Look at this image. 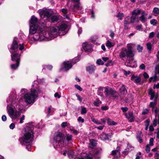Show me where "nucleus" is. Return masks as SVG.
I'll return each instance as SVG.
<instances>
[{
	"label": "nucleus",
	"instance_id": "f257e3e1",
	"mask_svg": "<svg viewBox=\"0 0 159 159\" xmlns=\"http://www.w3.org/2000/svg\"><path fill=\"white\" fill-rule=\"evenodd\" d=\"M46 23L45 21H41L39 25V38L43 40H52L56 38L58 35V27L57 26L51 27L48 31H46Z\"/></svg>",
	"mask_w": 159,
	"mask_h": 159
},
{
	"label": "nucleus",
	"instance_id": "f03ea898",
	"mask_svg": "<svg viewBox=\"0 0 159 159\" xmlns=\"http://www.w3.org/2000/svg\"><path fill=\"white\" fill-rule=\"evenodd\" d=\"M17 40L16 38H14L10 51L11 53V60L16 61L18 63L20 62V56L22 52V50L24 49V46L23 44H19L18 46Z\"/></svg>",
	"mask_w": 159,
	"mask_h": 159
},
{
	"label": "nucleus",
	"instance_id": "7ed1b4c3",
	"mask_svg": "<svg viewBox=\"0 0 159 159\" xmlns=\"http://www.w3.org/2000/svg\"><path fill=\"white\" fill-rule=\"evenodd\" d=\"M25 133L23 137H20L19 140L22 145L26 146V148L29 151L30 148V127L26 126L25 129Z\"/></svg>",
	"mask_w": 159,
	"mask_h": 159
},
{
	"label": "nucleus",
	"instance_id": "20e7f679",
	"mask_svg": "<svg viewBox=\"0 0 159 159\" xmlns=\"http://www.w3.org/2000/svg\"><path fill=\"white\" fill-rule=\"evenodd\" d=\"M64 136L59 131H57L55 133L53 137V146L54 148H59L62 147L61 150L64 149V148L63 147L64 145Z\"/></svg>",
	"mask_w": 159,
	"mask_h": 159
},
{
	"label": "nucleus",
	"instance_id": "39448f33",
	"mask_svg": "<svg viewBox=\"0 0 159 159\" xmlns=\"http://www.w3.org/2000/svg\"><path fill=\"white\" fill-rule=\"evenodd\" d=\"M16 93L15 90H12L9 96V100H7V102L8 103L10 102V104L11 103V106L15 108H18L19 107L17 106L20 104V102L22 99L18 97Z\"/></svg>",
	"mask_w": 159,
	"mask_h": 159
},
{
	"label": "nucleus",
	"instance_id": "423d86ee",
	"mask_svg": "<svg viewBox=\"0 0 159 159\" xmlns=\"http://www.w3.org/2000/svg\"><path fill=\"white\" fill-rule=\"evenodd\" d=\"M134 55V53L133 50L132 48L130 46H128L127 48H122L119 54V56L121 58L127 57V59L130 57H133Z\"/></svg>",
	"mask_w": 159,
	"mask_h": 159
},
{
	"label": "nucleus",
	"instance_id": "0eeeda50",
	"mask_svg": "<svg viewBox=\"0 0 159 159\" xmlns=\"http://www.w3.org/2000/svg\"><path fill=\"white\" fill-rule=\"evenodd\" d=\"M38 11L41 18H46L44 20L48 19L52 14V11L51 10L46 8L39 9Z\"/></svg>",
	"mask_w": 159,
	"mask_h": 159
},
{
	"label": "nucleus",
	"instance_id": "6e6552de",
	"mask_svg": "<svg viewBox=\"0 0 159 159\" xmlns=\"http://www.w3.org/2000/svg\"><path fill=\"white\" fill-rule=\"evenodd\" d=\"M7 112L11 118L12 120H15L18 118L20 115L19 111L14 110L11 106L7 105Z\"/></svg>",
	"mask_w": 159,
	"mask_h": 159
},
{
	"label": "nucleus",
	"instance_id": "1a4fd4ad",
	"mask_svg": "<svg viewBox=\"0 0 159 159\" xmlns=\"http://www.w3.org/2000/svg\"><path fill=\"white\" fill-rule=\"evenodd\" d=\"M37 22V18L32 16L30 19V34H34L36 32L38 29Z\"/></svg>",
	"mask_w": 159,
	"mask_h": 159
},
{
	"label": "nucleus",
	"instance_id": "9d476101",
	"mask_svg": "<svg viewBox=\"0 0 159 159\" xmlns=\"http://www.w3.org/2000/svg\"><path fill=\"white\" fill-rule=\"evenodd\" d=\"M104 93L107 97H110V96L115 98H118V96L116 95V92L112 88L108 86L104 87Z\"/></svg>",
	"mask_w": 159,
	"mask_h": 159
},
{
	"label": "nucleus",
	"instance_id": "9b49d317",
	"mask_svg": "<svg viewBox=\"0 0 159 159\" xmlns=\"http://www.w3.org/2000/svg\"><path fill=\"white\" fill-rule=\"evenodd\" d=\"M78 57L74 58L72 61H67L64 62L61 65V66L65 69L67 71L70 69L72 66V64H75L79 61Z\"/></svg>",
	"mask_w": 159,
	"mask_h": 159
},
{
	"label": "nucleus",
	"instance_id": "f8f14e48",
	"mask_svg": "<svg viewBox=\"0 0 159 159\" xmlns=\"http://www.w3.org/2000/svg\"><path fill=\"white\" fill-rule=\"evenodd\" d=\"M37 128L34 123L30 122V142L32 141L37 132Z\"/></svg>",
	"mask_w": 159,
	"mask_h": 159
},
{
	"label": "nucleus",
	"instance_id": "ddd939ff",
	"mask_svg": "<svg viewBox=\"0 0 159 159\" xmlns=\"http://www.w3.org/2000/svg\"><path fill=\"white\" fill-rule=\"evenodd\" d=\"M38 96V93L37 90L32 89L30 91V104L33 103L37 100Z\"/></svg>",
	"mask_w": 159,
	"mask_h": 159
},
{
	"label": "nucleus",
	"instance_id": "4468645a",
	"mask_svg": "<svg viewBox=\"0 0 159 159\" xmlns=\"http://www.w3.org/2000/svg\"><path fill=\"white\" fill-rule=\"evenodd\" d=\"M125 65L132 68L136 67L137 66L136 62L134 60L133 57H130L127 59Z\"/></svg>",
	"mask_w": 159,
	"mask_h": 159
},
{
	"label": "nucleus",
	"instance_id": "2eb2a0df",
	"mask_svg": "<svg viewBox=\"0 0 159 159\" xmlns=\"http://www.w3.org/2000/svg\"><path fill=\"white\" fill-rule=\"evenodd\" d=\"M124 115L129 122H132L134 121L135 117L132 112L128 111L127 113H125Z\"/></svg>",
	"mask_w": 159,
	"mask_h": 159
},
{
	"label": "nucleus",
	"instance_id": "dca6fc26",
	"mask_svg": "<svg viewBox=\"0 0 159 159\" xmlns=\"http://www.w3.org/2000/svg\"><path fill=\"white\" fill-rule=\"evenodd\" d=\"M80 0H74V2H75L74 4L73 7H71L70 9L72 10L75 11L76 10H81L82 8L80 7L79 3V2Z\"/></svg>",
	"mask_w": 159,
	"mask_h": 159
},
{
	"label": "nucleus",
	"instance_id": "f3484780",
	"mask_svg": "<svg viewBox=\"0 0 159 159\" xmlns=\"http://www.w3.org/2000/svg\"><path fill=\"white\" fill-rule=\"evenodd\" d=\"M120 147H118L116 150L112 151L111 155L115 157H119L120 156Z\"/></svg>",
	"mask_w": 159,
	"mask_h": 159
},
{
	"label": "nucleus",
	"instance_id": "a211bd4d",
	"mask_svg": "<svg viewBox=\"0 0 159 159\" xmlns=\"http://www.w3.org/2000/svg\"><path fill=\"white\" fill-rule=\"evenodd\" d=\"M82 47L84 50L86 52L90 51L92 48V46L91 44L87 43H84L82 44Z\"/></svg>",
	"mask_w": 159,
	"mask_h": 159
},
{
	"label": "nucleus",
	"instance_id": "6ab92c4d",
	"mask_svg": "<svg viewBox=\"0 0 159 159\" xmlns=\"http://www.w3.org/2000/svg\"><path fill=\"white\" fill-rule=\"evenodd\" d=\"M134 147L132 146L129 143H127V146L125 150L123 151V154L126 155L128 154V152L134 149Z\"/></svg>",
	"mask_w": 159,
	"mask_h": 159
},
{
	"label": "nucleus",
	"instance_id": "aec40b11",
	"mask_svg": "<svg viewBox=\"0 0 159 159\" xmlns=\"http://www.w3.org/2000/svg\"><path fill=\"white\" fill-rule=\"evenodd\" d=\"M96 69V67L93 65L87 66L86 67V71L90 74L94 73Z\"/></svg>",
	"mask_w": 159,
	"mask_h": 159
},
{
	"label": "nucleus",
	"instance_id": "412c9836",
	"mask_svg": "<svg viewBox=\"0 0 159 159\" xmlns=\"http://www.w3.org/2000/svg\"><path fill=\"white\" fill-rule=\"evenodd\" d=\"M130 17L129 16L126 17L124 20V24L125 29L127 30L129 29L128 26L130 23Z\"/></svg>",
	"mask_w": 159,
	"mask_h": 159
},
{
	"label": "nucleus",
	"instance_id": "4be33fe9",
	"mask_svg": "<svg viewBox=\"0 0 159 159\" xmlns=\"http://www.w3.org/2000/svg\"><path fill=\"white\" fill-rule=\"evenodd\" d=\"M131 80L136 83H139L141 81V78L140 76H135L133 75L131 77Z\"/></svg>",
	"mask_w": 159,
	"mask_h": 159
},
{
	"label": "nucleus",
	"instance_id": "5701e85b",
	"mask_svg": "<svg viewBox=\"0 0 159 159\" xmlns=\"http://www.w3.org/2000/svg\"><path fill=\"white\" fill-rule=\"evenodd\" d=\"M119 92L121 95H124L127 94V91L124 85L123 84L122 86L120 88Z\"/></svg>",
	"mask_w": 159,
	"mask_h": 159
},
{
	"label": "nucleus",
	"instance_id": "b1692460",
	"mask_svg": "<svg viewBox=\"0 0 159 159\" xmlns=\"http://www.w3.org/2000/svg\"><path fill=\"white\" fill-rule=\"evenodd\" d=\"M46 113L47 114V117H48L52 114V112L54 111V109L51 106L46 109Z\"/></svg>",
	"mask_w": 159,
	"mask_h": 159
},
{
	"label": "nucleus",
	"instance_id": "393cba45",
	"mask_svg": "<svg viewBox=\"0 0 159 159\" xmlns=\"http://www.w3.org/2000/svg\"><path fill=\"white\" fill-rule=\"evenodd\" d=\"M143 137V135L141 131H138L137 133L136 138L138 141L140 143H142L143 142L142 138Z\"/></svg>",
	"mask_w": 159,
	"mask_h": 159
},
{
	"label": "nucleus",
	"instance_id": "a878e982",
	"mask_svg": "<svg viewBox=\"0 0 159 159\" xmlns=\"http://www.w3.org/2000/svg\"><path fill=\"white\" fill-rule=\"evenodd\" d=\"M110 135L104 133H102L100 136V138L102 140H106L108 139L109 138Z\"/></svg>",
	"mask_w": 159,
	"mask_h": 159
},
{
	"label": "nucleus",
	"instance_id": "bb28decb",
	"mask_svg": "<svg viewBox=\"0 0 159 159\" xmlns=\"http://www.w3.org/2000/svg\"><path fill=\"white\" fill-rule=\"evenodd\" d=\"M157 104L156 98L154 100V102H151L149 104V106L152 108V111H153L154 109L155 108V106Z\"/></svg>",
	"mask_w": 159,
	"mask_h": 159
},
{
	"label": "nucleus",
	"instance_id": "cd10ccee",
	"mask_svg": "<svg viewBox=\"0 0 159 159\" xmlns=\"http://www.w3.org/2000/svg\"><path fill=\"white\" fill-rule=\"evenodd\" d=\"M134 15H132V16L130 17L131 23H133L135 21L137 23L139 22V20H138L137 17L136 16H134Z\"/></svg>",
	"mask_w": 159,
	"mask_h": 159
},
{
	"label": "nucleus",
	"instance_id": "c85d7f7f",
	"mask_svg": "<svg viewBox=\"0 0 159 159\" xmlns=\"http://www.w3.org/2000/svg\"><path fill=\"white\" fill-rule=\"evenodd\" d=\"M24 98L25 102L29 104L30 103V94L27 93L25 94L24 97Z\"/></svg>",
	"mask_w": 159,
	"mask_h": 159
},
{
	"label": "nucleus",
	"instance_id": "c756f323",
	"mask_svg": "<svg viewBox=\"0 0 159 159\" xmlns=\"http://www.w3.org/2000/svg\"><path fill=\"white\" fill-rule=\"evenodd\" d=\"M58 27V31H64L67 27V25L66 24H63L61 25Z\"/></svg>",
	"mask_w": 159,
	"mask_h": 159
},
{
	"label": "nucleus",
	"instance_id": "7c9ffc66",
	"mask_svg": "<svg viewBox=\"0 0 159 159\" xmlns=\"http://www.w3.org/2000/svg\"><path fill=\"white\" fill-rule=\"evenodd\" d=\"M141 11L139 8H137L133 11L132 14V15H139L141 12Z\"/></svg>",
	"mask_w": 159,
	"mask_h": 159
},
{
	"label": "nucleus",
	"instance_id": "2f4dec72",
	"mask_svg": "<svg viewBox=\"0 0 159 159\" xmlns=\"http://www.w3.org/2000/svg\"><path fill=\"white\" fill-rule=\"evenodd\" d=\"M104 89V87H100L98 91V94L101 97H102L103 96V91Z\"/></svg>",
	"mask_w": 159,
	"mask_h": 159
},
{
	"label": "nucleus",
	"instance_id": "473e14b6",
	"mask_svg": "<svg viewBox=\"0 0 159 159\" xmlns=\"http://www.w3.org/2000/svg\"><path fill=\"white\" fill-rule=\"evenodd\" d=\"M146 16H144L143 15H141L139 17V20L142 23H144L145 22L147 18L146 17Z\"/></svg>",
	"mask_w": 159,
	"mask_h": 159
},
{
	"label": "nucleus",
	"instance_id": "72a5a7b5",
	"mask_svg": "<svg viewBox=\"0 0 159 159\" xmlns=\"http://www.w3.org/2000/svg\"><path fill=\"white\" fill-rule=\"evenodd\" d=\"M107 120V123L109 125H116L117 124V123L111 120L110 118H108Z\"/></svg>",
	"mask_w": 159,
	"mask_h": 159
},
{
	"label": "nucleus",
	"instance_id": "f704fd0d",
	"mask_svg": "<svg viewBox=\"0 0 159 159\" xmlns=\"http://www.w3.org/2000/svg\"><path fill=\"white\" fill-rule=\"evenodd\" d=\"M67 154L69 158H73L74 153L73 151L68 150H67Z\"/></svg>",
	"mask_w": 159,
	"mask_h": 159
},
{
	"label": "nucleus",
	"instance_id": "c9c22d12",
	"mask_svg": "<svg viewBox=\"0 0 159 159\" xmlns=\"http://www.w3.org/2000/svg\"><path fill=\"white\" fill-rule=\"evenodd\" d=\"M92 155L91 154L89 153L86 155V156L84 157L83 158H76L75 159H92Z\"/></svg>",
	"mask_w": 159,
	"mask_h": 159
},
{
	"label": "nucleus",
	"instance_id": "e433bc0d",
	"mask_svg": "<svg viewBox=\"0 0 159 159\" xmlns=\"http://www.w3.org/2000/svg\"><path fill=\"white\" fill-rule=\"evenodd\" d=\"M114 45L113 43H112L110 41L107 40L106 43V46L108 48H110Z\"/></svg>",
	"mask_w": 159,
	"mask_h": 159
},
{
	"label": "nucleus",
	"instance_id": "4c0bfd02",
	"mask_svg": "<svg viewBox=\"0 0 159 159\" xmlns=\"http://www.w3.org/2000/svg\"><path fill=\"white\" fill-rule=\"evenodd\" d=\"M20 65V63H17L16 62V64H12L11 65V69L13 70H16V69Z\"/></svg>",
	"mask_w": 159,
	"mask_h": 159
},
{
	"label": "nucleus",
	"instance_id": "58836bf2",
	"mask_svg": "<svg viewBox=\"0 0 159 159\" xmlns=\"http://www.w3.org/2000/svg\"><path fill=\"white\" fill-rule=\"evenodd\" d=\"M96 143L95 142V141L93 140H91L90 141V143L89 144V147L92 148L96 145Z\"/></svg>",
	"mask_w": 159,
	"mask_h": 159
},
{
	"label": "nucleus",
	"instance_id": "ea45409f",
	"mask_svg": "<svg viewBox=\"0 0 159 159\" xmlns=\"http://www.w3.org/2000/svg\"><path fill=\"white\" fill-rule=\"evenodd\" d=\"M58 20V17L57 16H53L51 17V21L53 22L57 21Z\"/></svg>",
	"mask_w": 159,
	"mask_h": 159
},
{
	"label": "nucleus",
	"instance_id": "a19ab883",
	"mask_svg": "<svg viewBox=\"0 0 159 159\" xmlns=\"http://www.w3.org/2000/svg\"><path fill=\"white\" fill-rule=\"evenodd\" d=\"M157 76L156 75L154 77H151L149 80V82H151L152 81H153L154 82L156 81L157 80Z\"/></svg>",
	"mask_w": 159,
	"mask_h": 159
},
{
	"label": "nucleus",
	"instance_id": "79ce46f5",
	"mask_svg": "<svg viewBox=\"0 0 159 159\" xmlns=\"http://www.w3.org/2000/svg\"><path fill=\"white\" fill-rule=\"evenodd\" d=\"M44 81V79H43L38 80H35L34 82V83L36 84L37 85L41 84L43 82V81Z\"/></svg>",
	"mask_w": 159,
	"mask_h": 159
},
{
	"label": "nucleus",
	"instance_id": "37998d69",
	"mask_svg": "<svg viewBox=\"0 0 159 159\" xmlns=\"http://www.w3.org/2000/svg\"><path fill=\"white\" fill-rule=\"evenodd\" d=\"M124 16V14L123 13H118L116 16V17L118 19L121 20Z\"/></svg>",
	"mask_w": 159,
	"mask_h": 159
},
{
	"label": "nucleus",
	"instance_id": "c03bdc74",
	"mask_svg": "<svg viewBox=\"0 0 159 159\" xmlns=\"http://www.w3.org/2000/svg\"><path fill=\"white\" fill-rule=\"evenodd\" d=\"M72 138V135L69 134H67L66 137V140L67 141H69L71 140Z\"/></svg>",
	"mask_w": 159,
	"mask_h": 159
},
{
	"label": "nucleus",
	"instance_id": "a18cd8bd",
	"mask_svg": "<svg viewBox=\"0 0 159 159\" xmlns=\"http://www.w3.org/2000/svg\"><path fill=\"white\" fill-rule=\"evenodd\" d=\"M153 12L156 14H159V9L157 7H154L153 10Z\"/></svg>",
	"mask_w": 159,
	"mask_h": 159
},
{
	"label": "nucleus",
	"instance_id": "49530a36",
	"mask_svg": "<svg viewBox=\"0 0 159 159\" xmlns=\"http://www.w3.org/2000/svg\"><path fill=\"white\" fill-rule=\"evenodd\" d=\"M91 120L95 124L98 125L102 124L98 120L95 119L93 118H91Z\"/></svg>",
	"mask_w": 159,
	"mask_h": 159
},
{
	"label": "nucleus",
	"instance_id": "de8ad7c7",
	"mask_svg": "<svg viewBox=\"0 0 159 159\" xmlns=\"http://www.w3.org/2000/svg\"><path fill=\"white\" fill-rule=\"evenodd\" d=\"M150 23L151 25H155L157 24V21L156 19H153L150 21Z\"/></svg>",
	"mask_w": 159,
	"mask_h": 159
},
{
	"label": "nucleus",
	"instance_id": "09e8293b",
	"mask_svg": "<svg viewBox=\"0 0 159 159\" xmlns=\"http://www.w3.org/2000/svg\"><path fill=\"white\" fill-rule=\"evenodd\" d=\"M159 74V64L156 65L155 67V74Z\"/></svg>",
	"mask_w": 159,
	"mask_h": 159
},
{
	"label": "nucleus",
	"instance_id": "8fccbe9b",
	"mask_svg": "<svg viewBox=\"0 0 159 159\" xmlns=\"http://www.w3.org/2000/svg\"><path fill=\"white\" fill-rule=\"evenodd\" d=\"M147 49L149 51H150L151 50L152 48V44L150 43H148L147 44Z\"/></svg>",
	"mask_w": 159,
	"mask_h": 159
},
{
	"label": "nucleus",
	"instance_id": "3c124183",
	"mask_svg": "<svg viewBox=\"0 0 159 159\" xmlns=\"http://www.w3.org/2000/svg\"><path fill=\"white\" fill-rule=\"evenodd\" d=\"M96 63L99 65H103L104 64V62L103 61H102L100 59H98Z\"/></svg>",
	"mask_w": 159,
	"mask_h": 159
},
{
	"label": "nucleus",
	"instance_id": "603ef678",
	"mask_svg": "<svg viewBox=\"0 0 159 159\" xmlns=\"http://www.w3.org/2000/svg\"><path fill=\"white\" fill-rule=\"evenodd\" d=\"M143 49V47L141 46L140 45H137V49L138 50L139 52H141L142 51Z\"/></svg>",
	"mask_w": 159,
	"mask_h": 159
},
{
	"label": "nucleus",
	"instance_id": "864d4df0",
	"mask_svg": "<svg viewBox=\"0 0 159 159\" xmlns=\"http://www.w3.org/2000/svg\"><path fill=\"white\" fill-rule=\"evenodd\" d=\"M154 139L153 138H151L149 140V143L148 145L150 146H152L153 145Z\"/></svg>",
	"mask_w": 159,
	"mask_h": 159
},
{
	"label": "nucleus",
	"instance_id": "5fc2aeb1",
	"mask_svg": "<svg viewBox=\"0 0 159 159\" xmlns=\"http://www.w3.org/2000/svg\"><path fill=\"white\" fill-rule=\"evenodd\" d=\"M142 25H139L137 26L136 27V28L137 30L142 31Z\"/></svg>",
	"mask_w": 159,
	"mask_h": 159
},
{
	"label": "nucleus",
	"instance_id": "6e6d98bb",
	"mask_svg": "<svg viewBox=\"0 0 159 159\" xmlns=\"http://www.w3.org/2000/svg\"><path fill=\"white\" fill-rule=\"evenodd\" d=\"M86 108L85 107H83L81 110V113L82 114H85L87 112Z\"/></svg>",
	"mask_w": 159,
	"mask_h": 159
},
{
	"label": "nucleus",
	"instance_id": "4d7b16f0",
	"mask_svg": "<svg viewBox=\"0 0 159 159\" xmlns=\"http://www.w3.org/2000/svg\"><path fill=\"white\" fill-rule=\"evenodd\" d=\"M75 87L76 89H77L78 90H79L80 91H81L82 90V88L80 87V86L78 85H75Z\"/></svg>",
	"mask_w": 159,
	"mask_h": 159
},
{
	"label": "nucleus",
	"instance_id": "13d9d810",
	"mask_svg": "<svg viewBox=\"0 0 159 159\" xmlns=\"http://www.w3.org/2000/svg\"><path fill=\"white\" fill-rule=\"evenodd\" d=\"M149 145H147L146 146L145 150L147 153H148L150 151V148Z\"/></svg>",
	"mask_w": 159,
	"mask_h": 159
},
{
	"label": "nucleus",
	"instance_id": "bf43d9fd",
	"mask_svg": "<svg viewBox=\"0 0 159 159\" xmlns=\"http://www.w3.org/2000/svg\"><path fill=\"white\" fill-rule=\"evenodd\" d=\"M148 94L150 96L151 95H153L155 94V92L152 89H149Z\"/></svg>",
	"mask_w": 159,
	"mask_h": 159
},
{
	"label": "nucleus",
	"instance_id": "052dcab7",
	"mask_svg": "<svg viewBox=\"0 0 159 159\" xmlns=\"http://www.w3.org/2000/svg\"><path fill=\"white\" fill-rule=\"evenodd\" d=\"M77 120L79 122H81L82 123H83L84 122V119L82 118L81 116L79 117Z\"/></svg>",
	"mask_w": 159,
	"mask_h": 159
},
{
	"label": "nucleus",
	"instance_id": "680f3d73",
	"mask_svg": "<svg viewBox=\"0 0 159 159\" xmlns=\"http://www.w3.org/2000/svg\"><path fill=\"white\" fill-rule=\"evenodd\" d=\"M143 75L144 78L145 79H147L149 77L148 75L146 72H144Z\"/></svg>",
	"mask_w": 159,
	"mask_h": 159
},
{
	"label": "nucleus",
	"instance_id": "e2e57ef3",
	"mask_svg": "<svg viewBox=\"0 0 159 159\" xmlns=\"http://www.w3.org/2000/svg\"><path fill=\"white\" fill-rule=\"evenodd\" d=\"M150 96H151V98H150V100H152L153 99H154V100L155 98H156V100H157V95H155V94H153V95H151Z\"/></svg>",
	"mask_w": 159,
	"mask_h": 159
},
{
	"label": "nucleus",
	"instance_id": "0e129e2a",
	"mask_svg": "<svg viewBox=\"0 0 159 159\" xmlns=\"http://www.w3.org/2000/svg\"><path fill=\"white\" fill-rule=\"evenodd\" d=\"M25 116L24 115H23L22 116L21 118H20V121H19L20 123L22 124L23 122V120H25Z\"/></svg>",
	"mask_w": 159,
	"mask_h": 159
},
{
	"label": "nucleus",
	"instance_id": "69168bd1",
	"mask_svg": "<svg viewBox=\"0 0 159 159\" xmlns=\"http://www.w3.org/2000/svg\"><path fill=\"white\" fill-rule=\"evenodd\" d=\"M145 68V66L144 64H142L139 66V68L141 70H144Z\"/></svg>",
	"mask_w": 159,
	"mask_h": 159
},
{
	"label": "nucleus",
	"instance_id": "338daca9",
	"mask_svg": "<svg viewBox=\"0 0 159 159\" xmlns=\"http://www.w3.org/2000/svg\"><path fill=\"white\" fill-rule=\"evenodd\" d=\"M71 130L72 132L75 135H77L78 134V132L75 129H71Z\"/></svg>",
	"mask_w": 159,
	"mask_h": 159
},
{
	"label": "nucleus",
	"instance_id": "774afa93",
	"mask_svg": "<svg viewBox=\"0 0 159 159\" xmlns=\"http://www.w3.org/2000/svg\"><path fill=\"white\" fill-rule=\"evenodd\" d=\"M155 35V33L154 32H152L149 34V38H152Z\"/></svg>",
	"mask_w": 159,
	"mask_h": 159
}]
</instances>
